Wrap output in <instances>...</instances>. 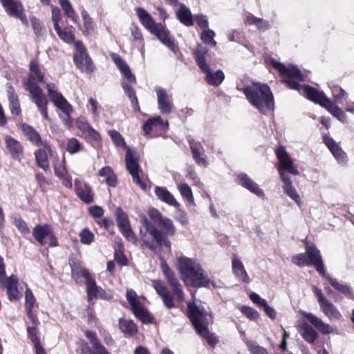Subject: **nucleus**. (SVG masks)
<instances>
[{
  "label": "nucleus",
  "mask_w": 354,
  "mask_h": 354,
  "mask_svg": "<svg viewBox=\"0 0 354 354\" xmlns=\"http://www.w3.org/2000/svg\"><path fill=\"white\" fill-rule=\"evenodd\" d=\"M30 23L35 32V34L37 37L42 36L44 35V32H45L43 23L39 19L34 16L30 17Z\"/></svg>",
  "instance_id": "nucleus-55"
},
{
  "label": "nucleus",
  "mask_w": 354,
  "mask_h": 354,
  "mask_svg": "<svg viewBox=\"0 0 354 354\" xmlns=\"http://www.w3.org/2000/svg\"><path fill=\"white\" fill-rule=\"evenodd\" d=\"M322 277L328 280L330 285L338 292L346 296H350L351 295V290L347 284L339 283L336 279L331 277L326 273V276Z\"/></svg>",
  "instance_id": "nucleus-42"
},
{
  "label": "nucleus",
  "mask_w": 354,
  "mask_h": 354,
  "mask_svg": "<svg viewBox=\"0 0 354 354\" xmlns=\"http://www.w3.org/2000/svg\"><path fill=\"white\" fill-rule=\"evenodd\" d=\"M115 216L118 225L120 229L130 225L128 216L120 207H118L116 209Z\"/></svg>",
  "instance_id": "nucleus-50"
},
{
  "label": "nucleus",
  "mask_w": 354,
  "mask_h": 354,
  "mask_svg": "<svg viewBox=\"0 0 354 354\" xmlns=\"http://www.w3.org/2000/svg\"><path fill=\"white\" fill-rule=\"evenodd\" d=\"M292 263L298 266H309L306 252L293 256L292 257Z\"/></svg>",
  "instance_id": "nucleus-62"
},
{
  "label": "nucleus",
  "mask_w": 354,
  "mask_h": 354,
  "mask_svg": "<svg viewBox=\"0 0 354 354\" xmlns=\"http://www.w3.org/2000/svg\"><path fill=\"white\" fill-rule=\"evenodd\" d=\"M160 266L164 277L172 289L174 294L177 298V300L180 303H182L184 300L185 295L178 280L162 257L160 258Z\"/></svg>",
  "instance_id": "nucleus-8"
},
{
  "label": "nucleus",
  "mask_w": 354,
  "mask_h": 354,
  "mask_svg": "<svg viewBox=\"0 0 354 354\" xmlns=\"http://www.w3.org/2000/svg\"><path fill=\"white\" fill-rule=\"evenodd\" d=\"M154 91L157 96L158 109L163 115L170 114L174 109L172 95L160 86H156Z\"/></svg>",
  "instance_id": "nucleus-11"
},
{
  "label": "nucleus",
  "mask_w": 354,
  "mask_h": 354,
  "mask_svg": "<svg viewBox=\"0 0 354 354\" xmlns=\"http://www.w3.org/2000/svg\"><path fill=\"white\" fill-rule=\"evenodd\" d=\"M80 241L85 245H90L94 240V234L87 228H84L79 234Z\"/></svg>",
  "instance_id": "nucleus-56"
},
{
  "label": "nucleus",
  "mask_w": 354,
  "mask_h": 354,
  "mask_svg": "<svg viewBox=\"0 0 354 354\" xmlns=\"http://www.w3.org/2000/svg\"><path fill=\"white\" fill-rule=\"evenodd\" d=\"M27 333L28 336L31 340V342L36 345L37 344H40V339L38 335V330L37 326H31L30 325L27 326Z\"/></svg>",
  "instance_id": "nucleus-59"
},
{
  "label": "nucleus",
  "mask_w": 354,
  "mask_h": 354,
  "mask_svg": "<svg viewBox=\"0 0 354 354\" xmlns=\"http://www.w3.org/2000/svg\"><path fill=\"white\" fill-rule=\"evenodd\" d=\"M246 99L261 113L267 115L274 109L272 93L266 84H253L242 88Z\"/></svg>",
  "instance_id": "nucleus-5"
},
{
  "label": "nucleus",
  "mask_w": 354,
  "mask_h": 354,
  "mask_svg": "<svg viewBox=\"0 0 354 354\" xmlns=\"http://www.w3.org/2000/svg\"><path fill=\"white\" fill-rule=\"evenodd\" d=\"M81 14L84 21V30L83 31L84 32L88 34L94 28L93 19L85 10H82Z\"/></svg>",
  "instance_id": "nucleus-54"
},
{
  "label": "nucleus",
  "mask_w": 354,
  "mask_h": 354,
  "mask_svg": "<svg viewBox=\"0 0 354 354\" xmlns=\"http://www.w3.org/2000/svg\"><path fill=\"white\" fill-rule=\"evenodd\" d=\"M89 288H87V297L88 300H91L94 297H99L104 300H110L112 295L106 292L105 290L96 285V282H90Z\"/></svg>",
  "instance_id": "nucleus-30"
},
{
  "label": "nucleus",
  "mask_w": 354,
  "mask_h": 354,
  "mask_svg": "<svg viewBox=\"0 0 354 354\" xmlns=\"http://www.w3.org/2000/svg\"><path fill=\"white\" fill-rule=\"evenodd\" d=\"M122 234L130 242L133 244L137 243L138 239L136 234L131 229V225H128L126 227L120 229Z\"/></svg>",
  "instance_id": "nucleus-57"
},
{
  "label": "nucleus",
  "mask_w": 354,
  "mask_h": 354,
  "mask_svg": "<svg viewBox=\"0 0 354 354\" xmlns=\"http://www.w3.org/2000/svg\"><path fill=\"white\" fill-rule=\"evenodd\" d=\"M54 88L53 83L46 84V89L50 100L63 113H71L73 111L72 106L62 94L55 91Z\"/></svg>",
  "instance_id": "nucleus-12"
},
{
  "label": "nucleus",
  "mask_w": 354,
  "mask_h": 354,
  "mask_svg": "<svg viewBox=\"0 0 354 354\" xmlns=\"http://www.w3.org/2000/svg\"><path fill=\"white\" fill-rule=\"evenodd\" d=\"M126 299L130 306L131 310L142 304L138 300L137 293L133 289H127Z\"/></svg>",
  "instance_id": "nucleus-51"
},
{
  "label": "nucleus",
  "mask_w": 354,
  "mask_h": 354,
  "mask_svg": "<svg viewBox=\"0 0 354 354\" xmlns=\"http://www.w3.org/2000/svg\"><path fill=\"white\" fill-rule=\"evenodd\" d=\"M158 126H160L162 129L166 130L168 128L169 122L167 121L164 122L160 115H157L147 120L143 124L142 129L145 135L147 136L153 128Z\"/></svg>",
  "instance_id": "nucleus-28"
},
{
  "label": "nucleus",
  "mask_w": 354,
  "mask_h": 354,
  "mask_svg": "<svg viewBox=\"0 0 354 354\" xmlns=\"http://www.w3.org/2000/svg\"><path fill=\"white\" fill-rule=\"evenodd\" d=\"M22 131L28 140L37 147L45 145L39 133L32 127L27 124H23Z\"/></svg>",
  "instance_id": "nucleus-36"
},
{
  "label": "nucleus",
  "mask_w": 354,
  "mask_h": 354,
  "mask_svg": "<svg viewBox=\"0 0 354 354\" xmlns=\"http://www.w3.org/2000/svg\"><path fill=\"white\" fill-rule=\"evenodd\" d=\"M1 288H6L10 300L19 299L20 295L18 291V278L12 274L0 282Z\"/></svg>",
  "instance_id": "nucleus-22"
},
{
  "label": "nucleus",
  "mask_w": 354,
  "mask_h": 354,
  "mask_svg": "<svg viewBox=\"0 0 354 354\" xmlns=\"http://www.w3.org/2000/svg\"><path fill=\"white\" fill-rule=\"evenodd\" d=\"M53 167L55 175L57 178L64 177V175L68 174L64 156H62L61 159H57L53 163Z\"/></svg>",
  "instance_id": "nucleus-49"
},
{
  "label": "nucleus",
  "mask_w": 354,
  "mask_h": 354,
  "mask_svg": "<svg viewBox=\"0 0 354 354\" xmlns=\"http://www.w3.org/2000/svg\"><path fill=\"white\" fill-rule=\"evenodd\" d=\"M323 141L333 153L337 162L344 165L347 162V156L339 145L332 138H330L327 135L323 136Z\"/></svg>",
  "instance_id": "nucleus-19"
},
{
  "label": "nucleus",
  "mask_w": 354,
  "mask_h": 354,
  "mask_svg": "<svg viewBox=\"0 0 354 354\" xmlns=\"http://www.w3.org/2000/svg\"><path fill=\"white\" fill-rule=\"evenodd\" d=\"M71 28L72 27L62 29L60 27H58V28H57L55 30L60 39L64 42L70 44L75 39V35Z\"/></svg>",
  "instance_id": "nucleus-48"
},
{
  "label": "nucleus",
  "mask_w": 354,
  "mask_h": 354,
  "mask_svg": "<svg viewBox=\"0 0 354 354\" xmlns=\"http://www.w3.org/2000/svg\"><path fill=\"white\" fill-rule=\"evenodd\" d=\"M192 51L196 63L201 71L209 67L214 54L207 49L206 46H194L192 48Z\"/></svg>",
  "instance_id": "nucleus-14"
},
{
  "label": "nucleus",
  "mask_w": 354,
  "mask_h": 354,
  "mask_svg": "<svg viewBox=\"0 0 354 354\" xmlns=\"http://www.w3.org/2000/svg\"><path fill=\"white\" fill-rule=\"evenodd\" d=\"M136 12L140 24L163 44H174V38L165 25L156 23L151 15L143 8L137 7Z\"/></svg>",
  "instance_id": "nucleus-7"
},
{
  "label": "nucleus",
  "mask_w": 354,
  "mask_h": 354,
  "mask_svg": "<svg viewBox=\"0 0 354 354\" xmlns=\"http://www.w3.org/2000/svg\"><path fill=\"white\" fill-rule=\"evenodd\" d=\"M36 302L35 297L30 288L27 287L25 291V309L26 311L32 310Z\"/></svg>",
  "instance_id": "nucleus-52"
},
{
  "label": "nucleus",
  "mask_w": 354,
  "mask_h": 354,
  "mask_svg": "<svg viewBox=\"0 0 354 354\" xmlns=\"http://www.w3.org/2000/svg\"><path fill=\"white\" fill-rule=\"evenodd\" d=\"M98 176L104 178L106 185L111 187H115L118 185V178L113 169L110 166L103 167L98 171Z\"/></svg>",
  "instance_id": "nucleus-35"
},
{
  "label": "nucleus",
  "mask_w": 354,
  "mask_h": 354,
  "mask_svg": "<svg viewBox=\"0 0 354 354\" xmlns=\"http://www.w3.org/2000/svg\"><path fill=\"white\" fill-rule=\"evenodd\" d=\"M84 149V145L77 138H71L67 140L66 150L70 154L77 153Z\"/></svg>",
  "instance_id": "nucleus-46"
},
{
  "label": "nucleus",
  "mask_w": 354,
  "mask_h": 354,
  "mask_svg": "<svg viewBox=\"0 0 354 354\" xmlns=\"http://www.w3.org/2000/svg\"><path fill=\"white\" fill-rule=\"evenodd\" d=\"M244 35L242 31L232 30L228 35V40L232 42L243 43L244 41Z\"/></svg>",
  "instance_id": "nucleus-64"
},
{
  "label": "nucleus",
  "mask_w": 354,
  "mask_h": 354,
  "mask_svg": "<svg viewBox=\"0 0 354 354\" xmlns=\"http://www.w3.org/2000/svg\"><path fill=\"white\" fill-rule=\"evenodd\" d=\"M154 194L160 201L178 209L180 207V204L167 187L156 186L154 187Z\"/></svg>",
  "instance_id": "nucleus-21"
},
{
  "label": "nucleus",
  "mask_w": 354,
  "mask_h": 354,
  "mask_svg": "<svg viewBox=\"0 0 354 354\" xmlns=\"http://www.w3.org/2000/svg\"><path fill=\"white\" fill-rule=\"evenodd\" d=\"M179 21L186 26H192L194 24L190 10L184 4H180L176 12Z\"/></svg>",
  "instance_id": "nucleus-37"
},
{
  "label": "nucleus",
  "mask_w": 354,
  "mask_h": 354,
  "mask_svg": "<svg viewBox=\"0 0 354 354\" xmlns=\"http://www.w3.org/2000/svg\"><path fill=\"white\" fill-rule=\"evenodd\" d=\"M178 190L183 198H186L191 205H195V201L191 187L185 183L177 185Z\"/></svg>",
  "instance_id": "nucleus-44"
},
{
  "label": "nucleus",
  "mask_w": 354,
  "mask_h": 354,
  "mask_svg": "<svg viewBox=\"0 0 354 354\" xmlns=\"http://www.w3.org/2000/svg\"><path fill=\"white\" fill-rule=\"evenodd\" d=\"M119 328L125 335L132 337L138 332L136 324L130 319L120 318L119 319Z\"/></svg>",
  "instance_id": "nucleus-38"
},
{
  "label": "nucleus",
  "mask_w": 354,
  "mask_h": 354,
  "mask_svg": "<svg viewBox=\"0 0 354 354\" xmlns=\"http://www.w3.org/2000/svg\"><path fill=\"white\" fill-rule=\"evenodd\" d=\"M152 286L158 295L161 297L163 304L167 309L176 307L174 297L163 281L160 280H153L152 281Z\"/></svg>",
  "instance_id": "nucleus-16"
},
{
  "label": "nucleus",
  "mask_w": 354,
  "mask_h": 354,
  "mask_svg": "<svg viewBox=\"0 0 354 354\" xmlns=\"http://www.w3.org/2000/svg\"><path fill=\"white\" fill-rule=\"evenodd\" d=\"M306 254L309 266H313L317 272L322 276H326V270L320 251L312 243L306 242Z\"/></svg>",
  "instance_id": "nucleus-10"
},
{
  "label": "nucleus",
  "mask_w": 354,
  "mask_h": 354,
  "mask_svg": "<svg viewBox=\"0 0 354 354\" xmlns=\"http://www.w3.org/2000/svg\"><path fill=\"white\" fill-rule=\"evenodd\" d=\"M121 85L124 91V93L128 96V97L131 100L133 109L135 111H139L140 106L138 100L133 87L124 81L122 82Z\"/></svg>",
  "instance_id": "nucleus-41"
},
{
  "label": "nucleus",
  "mask_w": 354,
  "mask_h": 354,
  "mask_svg": "<svg viewBox=\"0 0 354 354\" xmlns=\"http://www.w3.org/2000/svg\"><path fill=\"white\" fill-rule=\"evenodd\" d=\"M247 346L251 354H268L266 349L259 346L256 342H248Z\"/></svg>",
  "instance_id": "nucleus-58"
},
{
  "label": "nucleus",
  "mask_w": 354,
  "mask_h": 354,
  "mask_svg": "<svg viewBox=\"0 0 354 354\" xmlns=\"http://www.w3.org/2000/svg\"><path fill=\"white\" fill-rule=\"evenodd\" d=\"M88 354H109V351L99 340L92 344V348H88Z\"/></svg>",
  "instance_id": "nucleus-60"
},
{
  "label": "nucleus",
  "mask_w": 354,
  "mask_h": 354,
  "mask_svg": "<svg viewBox=\"0 0 354 354\" xmlns=\"http://www.w3.org/2000/svg\"><path fill=\"white\" fill-rule=\"evenodd\" d=\"M177 267L181 274L182 279L187 282L189 277L196 272L201 266L194 259L188 257H179L177 260Z\"/></svg>",
  "instance_id": "nucleus-15"
},
{
  "label": "nucleus",
  "mask_w": 354,
  "mask_h": 354,
  "mask_svg": "<svg viewBox=\"0 0 354 354\" xmlns=\"http://www.w3.org/2000/svg\"><path fill=\"white\" fill-rule=\"evenodd\" d=\"M216 34L214 30L210 29H204L201 34V39L205 44H216L214 40Z\"/></svg>",
  "instance_id": "nucleus-53"
},
{
  "label": "nucleus",
  "mask_w": 354,
  "mask_h": 354,
  "mask_svg": "<svg viewBox=\"0 0 354 354\" xmlns=\"http://www.w3.org/2000/svg\"><path fill=\"white\" fill-rule=\"evenodd\" d=\"M232 269L235 277L241 282L249 283L250 279L241 261L236 254L232 255Z\"/></svg>",
  "instance_id": "nucleus-24"
},
{
  "label": "nucleus",
  "mask_w": 354,
  "mask_h": 354,
  "mask_svg": "<svg viewBox=\"0 0 354 354\" xmlns=\"http://www.w3.org/2000/svg\"><path fill=\"white\" fill-rule=\"evenodd\" d=\"M321 310L330 320H339L342 314L337 307L329 300L319 306Z\"/></svg>",
  "instance_id": "nucleus-34"
},
{
  "label": "nucleus",
  "mask_w": 354,
  "mask_h": 354,
  "mask_svg": "<svg viewBox=\"0 0 354 354\" xmlns=\"http://www.w3.org/2000/svg\"><path fill=\"white\" fill-rule=\"evenodd\" d=\"M35 156L37 166L45 171L49 170L50 166L46 151L39 149L35 152Z\"/></svg>",
  "instance_id": "nucleus-43"
},
{
  "label": "nucleus",
  "mask_w": 354,
  "mask_h": 354,
  "mask_svg": "<svg viewBox=\"0 0 354 354\" xmlns=\"http://www.w3.org/2000/svg\"><path fill=\"white\" fill-rule=\"evenodd\" d=\"M76 53L73 56V61L77 68L83 70L88 74L92 73L95 67L91 58L88 56L84 46H75Z\"/></svg>",
  "instance_id": "nucleus-9"
},
{
  "label": "nucleus",
  "mask_w": 354,
  "mask_h": 354,
  "mask_svg": "<svg viewBox=\"0 0 354 354\" xmlns=\"http://www.w3.org/2000/svg\"><path fill=\"white\" fill-rule=\"evenodd\" d=\"M245 23L248 26L254 25L258 30L261 31H265L270 27L268 21L264 20L262 18L257 17L251 13H248L247 15Z\"/></svg>",
  "instance_id": "nucleus-39"
},
{
  "label": "nucleus",
  "mask_w": 354,
  "mask_h": 354,
  "mask_svg": "<svg viewBox=\"0 0 354 354\" xmlns=\"http://www.w3.org/2000/svg\"><path fill=\"white\" fill-rule=\"evenodd\" d=\"M140 236L147 248L154 253L158 252L162 246L170 248L171 242L168 236H174L176 233V228L171 219L164 216L158 223L164 231L159 230L146 216L140 218Z\"/></svg>",
  "instance_id": "nucleus-2"
},
{
  "label": "nucleus",
  "mask_w": 354,
  "mask_h": 354,
  "mask_svg": "<svg viewBox=\"0 0 354 354\" xmlns=\"http://www.w3.org/2000/svg\"><path fill=\"white\" fill-rule=\"evenodd\" d=\"M275 155L279 162L277 171L283 183L282 188L283 192L300 207L302 205L300 196L293 186L290 176L286 173V171L294 176H297L299 174V170L294 165L293 160L289 156L284 147L280 146L277 147L275 149Z\"/></svg>",
  "instance_id": "nucleus-3"
},
{
  "label": "nucleus",
  "mask_w": 354,
  "mask_h": 354,
  "mask_svg": "<svg viewBox=\"0 0 354 354\" xmlns=\"http://www.w3.org/2000/svg\"><path fill=\"white\" fill-rule=\"evenodd\" d=\"M331 93L335 103L341 104L347 100L348 93L339 86H334L331 88Z\"/></svg>",
  "instance_id": "nucleus-45"
},
{
  "label": "nucleus",
  "mask_w": 354,
  "mask_h": 354,
  "mask_svg": "<svg viewBox=\"0 0 354 354\" xmlns=\"http://www.w3.org/2000/svg\"><path fill=\"white\" fill-rule=\"evenodd\" d=\"M265 62L280 73L283 82L290 88L298 91L301 95L312 102L324 107L331 115L342 123L348 122L347 115L337 105L335 104L323 92L308 85H301L300 82L305 81L304 75L300 70L294 65L285 66L272 57H266Z\"/></svg>",
  "instance_id": "nucleus-1"
},
{
  "label": "nucleus",
  "mask_w": 354,
  "mask_h": 354,
  "mask_svg": "<svg viewBox=\"0 0 354 354\" xmlns=\"http://www.w3.org/2000/svg\"><path fill=\"white\" fill-rule=\"evenodd\" d=\"M132 313L143 324H151L153 322V315L141 304L131 309Z\"/></svg>",
  "instance_id": "nucleus-40"
},
{
  "label": "nucleus",
  "mask_w": 354,
  "mask_h": 354,
  "mask_svg": "<svg viewBox=\"0 0 354 354\" xmlns=\"http://www.w3.org/2000/svg\"><path fill=\"white\" fill-rule=\"evenodd\" d=\"M188 142L194 162L198 165L207 167L208 166V162L206 158L202 156L200 151V148L203 149L201 142H196L192 138H189Z\"/></svg>",
  "instance_id": "nucleus-26"
},
{
  "label": "nucleus",
  "mask_w": 354,
  "mask_h": 354,
  "mask_svg": "<svg viewBox=\"0 0 354 354\" xmlns=\"http://www.w3.org/2000/svg\"><path fill=\"white\" fill-rule=\"evenodd\" d=\"M239 184L252 194L260 198L265 197L264 192L247 174L241 173L238 175Z\"/></svg>",
  "instance_id": "nucleus-25"
},
{
  "label": "nucleus",
  "mask_w": 354,
  "mask_h": 354,
  "mask_svg": "<svg viewBox=\"0 0 354 354\" xmlns=\"http://www.w3.org/2000/svg\"><path fill=\"white\" fill-rule=\"evenodd\" d=\"M0 3L10 17H14L24 8L23 3L20 0H0Z\"/></svg>",
  "instance_id": "nucleus-31"
},
{
  "label": "nucleus",
  "mask_w": 354,
  "mask_h": 354,
  "mask_svg": "<svg viewBox=\"0 0 354 354\" xmlns=\"http://www.w3.org/2000/svg\"><path fill=\"white\" fill-rule=\"evenodd\" d=\"M188 281L194 287H209V286L216 287L215 283L208 279L207 275L201 267L196 270V272L189 277Z\"/></svg>",
  "instance_id": "nucleus-23"
},
{
  "label": "nucleus",
  "mask_w": 354,
  "mask_h": 354,
  "mask_svg": "<svg viewBox=\"0 0 354 354\" xmlns=\"http://www.w3.org/2000/svg\"><path fill=\"white\" fill-rule=\"evenodd\" d=\"M52 232L50 225L48 224L37 225L32 230V236L41 245H45L44 239L48 237Z\"/></svg>",
  "instance_id": "nucleus-32"
},
{
  "label": "nucleus",
  "mask_w": 354,
  "mask_h": 354,
  "mask_svg": "<svg viewBox=\"0 0 354 354\" xmlns=\"http://www.w3.org/2000/svg\"><path fill=\"white\" fill-rule=\"evenodd\" d=\"M59 3L64 14L73 21L76 22L78 17L76 15L75 12L69 0H59Z\"/></svg>",
  "instance_id": "nucleus-47"
},
{
  "label": "nucleus",
  "mask_w": 354,
  "mask_h": 354,
  "mask_svg": "<svg viewBox=\"0 0 354 354\" xmlns=\"http://www.w3.org/2000/svg\"><path fill=\"white\" fill-rule=\"evenodd\" d=\"M241 311L250 320H256L259 317V313L251 307L243 306L241 307Z\"/></svg>",
  "instance_id": "nucleus-61"
},
{
  "label": "nucleus",
  "mask_w": 354,
  "mask_h": 354,
  "mask_svg": "<svg viewBox=\"0 0 354 354\" xmlns=\"http://www.w3.org/2000/svg\"><path fill=\"white\" fill-rule=\"evenodd\" d=\"M46 83L44 75L41 72L38 64L32 61L30 64V74L26 86L27 91L30 93L33 102L36 104L38 111L45 120H48V100L43 93L38 83Z\"/></svg>",
  "instance_id": "nucleus-4"
},
{
  "label": "nucleus",
  "mask_w": 354,
  "mask_h": 354,
  "mask_svg": "<svg viewBox=\"0 0 354 354\" xmlns=\"http://www.w3.org/2000/svg\"><path fill=\"white\" fill-rule=\"evenodd\" d=\"M109 134L115 145L118 147H123L125 145L124 140L119 132L115 130H110Z\"/></svg>",
  "instance_id": "nucleus-63"
},
{
  "label": "nucleus",
  "mask_w": 354,
  "mask_h": 354,
  "mask_svg": "<svg viewBox=\"0 0 354 354\" xmlns=\"http://www.w3.org/2000/svg\"><path fill=\"white\" fill-rule=\"evenodd\" d=\"M202 73L205 75L206 82L212 86H219L225 78V75L221 70H218L213 73L210 67L206 70L202 71Z\"/></svg>",
  "instance_id": "nucleus-33"
},
{
  "label": "nucleus",
  "mask_w": 354,
  "mask_h": 354,
  "mask_svg": "<svg viewBox=\"0 0 354 354\" xmlns=\"http://www.w3.org/2000/svg\"><path fill=\"white\" fill-rule=\"evenodd\" d=\"M300 314L322 334L328 335L333 333L334 328L330 325L324 323L320 318L313 313L300 310Z\"/></svg>",
  "instance_id": "nucleus-18"
},
{
  "label": "nucleus",
  "mask_w": 354,
  "mask_h": 354,
  "mask_svg": "<svg viewBox=\"0 0 354 354\" xmlns=\"http://www.w3.org/2000/svg\"><path fill=\"white\" fill-rule=\"evenodd\" d=\"M208 315L210 314L201 304L195 301L187 303V316L197 333L205 338L209 344L215 345L218 341L216 336L210 333L207 328L206 318Z\"/></svg>",
  "instance_id": "nucleus-6"
},
{
  "label": "nucleus",
  "mask_w": 354,
  "mask_h": 354,
  "mask_svg": "<svg viewBox=\"0 0 354 354\" xmlns=\"http://www.w3.org/2000/svg\"><path fill=\"white\" fill-rule=\"evenodd\" d=\"M75 190L77 196L85 204H90L94 202V192L88 183L79 179H75Z\"/></svg>",
  "instance_id": "nucleus-17"
},
{
  "label": "nucleus",
  "mask_w": 354,
  "mask_h": 354,
  "mask_svg": "<svg viewBox=\"0 0 354 354\" xmlns=\"http://www.w3.org/2000/svg\"><path fill=\"white\" fill-rule=\"evenodd\" d=\"M7 88L10 111L12 115H19L21 113V106L18 96L10 84H7Z\"/></svg>",
  "instance_id": "nucleus-29"
},
{
  "label": "nucleus",
  "mask_w": 354,
  "mask_h": 354,
  "mask_svg": "<svg viewBox=\"0 0 354 354\" xmlns=\"http://www.w3.org/2000/svg\"><path fill=\"white\" fill-rule=\"evenodd\" d=\"M299 333L303 339L310 344H313L319 337L317 331L307 322L301 324L299 326Z\"/></svg>",
  "instance_id": "nucleus-27"
},
{
  "label": "nucleus",
  "mask_w": 354,
  "mask_h": 354,
  "mask_svg": "<svg viewBox=\"0 0 354 354\" xmlns=\"http://www.w3.org/2000/svg\"><path fill=\"white\" fill-rule=\"evenodd\" d=\"M125 164L127 169L132 177L133 182L142 189H147V185L140 180L139 173L140 171L138 160L133 158L131 151L128 149L125 156Z\"/></svg>",
  "instance_id": "nucleus-13"
},
{
  "label": "nucleus",
  "mask_w": 354,
  "mask_h": 354,
  "mask_svg": "<svg viewBox=\"0 0 354 354\" xmlns=\"http://www.w3.org/2000/svg\"><path fill=\"white\" fill-rule=\"evenodd\" d=\"M5 143L12 158L15 160L21 161L24 156V147L21 142L10 136H6Z\"/></svg>",
  "instance_id": "nucleus-20"
}]
</instances>
